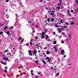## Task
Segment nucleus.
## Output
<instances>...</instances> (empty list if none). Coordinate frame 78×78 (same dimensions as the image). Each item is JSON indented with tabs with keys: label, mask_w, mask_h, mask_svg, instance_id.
<instances>
[{
	"label": "nucleus",
	"mask_w": 78,
	"mask_h": 78,
	"mask_svg": "<svg viewBox=\"0 0 78 78\" xmlns=\"http://www.w3.org/2000/svg\"><path fill=\"white\" fill-rule=\"evenodd\" d=\"M46 37L45 38V39H48V36L47 35L46 36Z\"/></svg>",
	"instance_id": "ddd939ff"
},
{
	"label": "nucleus",
	"mask_w": 78,
	"mask_h": 78,
	"mask_svg": "<svg viewBox=\"0 0 78 78\" xmlns=\"http://www.w3.org/2000/svg\"><path fill=\"white\" fill-rule=\"evenodd\" d=\"M26 68L28 70H29V69L28 68H27V67H26Z\"/></svg>",
	"instance_id": "864d4df0"
},
{
	"label": "nucleus",
	"mask_w": 78,
	"mask_h": 78,
	"mask_svg": "<svg viewBox=\"0 0 78 78\" xmlns=\"http://www.w3.org/2000/svg\"><path fill=\"white\" fill-rule=\"evenodd\" d=\"M61 5V2H59L58 4V6H60L61 8H62V5Z\"/></svg>",
	"instance_id": "423d86ee"
},
{
	"label": "nucleus",
	"mask_w": 78,
	"mask_h": 78,
	"mask_svg": "<svg viewBox=\"0 0 78 78\" xmlns=\"http://www.w3.org/2000/svg\"><path fill=\"white\" fill-rule=\"evenodd\" d=\"M58 33H61V30L59 31H58Z\"/></svg>",
	"instance_id": "680f3d73"
},
{
	"label": "nucleus",
	"mask_w": 78,
	"mask_h": 78,
	"mask_svg": "<svg viewBox=\"0 0 78 78\" xmlns=\"http://www.w3.org/2000/svg\"><path fill=\"white\" fill-rule=\"evenodd\" d=\"M42 1H43V0H41V1H40V2H42Z\"/></svg>",
	"instance_id": "5fc2aeb1"
},
{
	"label": "nucleus",
	"mask_w": 78,
	"mask_h": 78,
	"mask_svg": "<svg viewBox=\"0 0 78 78\" xmlns=\"http://www.w3.org/2000/svg\"><path fill=\"white\" fill-rule=\"evenodd\" d=\"M74 22L73 21H71L70 23L71 25H74Z\"/></svg>",
	"instance_id": "6e6552de"
},
{
	"label": "nucleus",
	"mask_w": 78,
	"mask_h": 78,
	"mask_svg": "<svg viewBox=\"0 0 78 78\" xmlns=\"http://www.w3.org/2000/svg\"><path fill=\"white\" fill-rule=\"evenodd\" d=\"M50 53V52L48 51H46V54H47L48 55H49Z\"/></svg>",
	"instance_id": "9d476101"
},
{
	"label": "nucleus",
	"mask_w": 78,
	"mask_h": 78,
	"mask_svg": "<svg viewBox=\"0 0 78 78\" xmlns=\"http://www.w3.org/2000/svg\"><path fill=\"white\" fill-rule=\"evenodd\" d=\"M61 55H65V52L64 51V50H62L61 51Z\"/></svg>",
	"instance_id": "f257e3e1"
},
{
	"label": "nucleus",
	"mask_w": 78,
	"mask_h": 78,
	"mask_svg": "<svg viewBox=\"0 0 78 78\" xmlns=\"http://www.w3.org/2000/svg\"><path fill=\"white\" fill-rule=\"evenodd\" d=\"M30 24H31V25H32V26H33L34 25V22H32L31 23H30Z\"/></svg>",
	"instance_id": "1a4fd4ad"
},
{
	"label": "nucleus",
	"mask_w": 78,
	"mask_h": 78,
	"mask_svg": "<svg viewBox=\"0 0 78 78\" xmlns=\"http://www.w3.org/2000/svg\"><path fill=\"white\" fill-rule=\"evenodd\" d=\"M53 43H54V44H56V41H54Z\"/></svg>",
	"instance_id": "f3484780"
},
{
	"label": "nucleus",
	"mask_w": 78,
	"mask_h": 78,
	"mask_svg": "<svg viewBox=\"0 0 78 78\" xmlns=\"http://www.w3.org/2000/svg\"><path fill=\"white\" fill-rule=\"evenodd\" d=\"M4 60H8V58H5V56H4L3 57V59Z\"/></svg>",
	"instance_id": "20e7f679"
},
{
	"label": "nucleus",
	"mask_w": 78,
	"mask_h": 78,
	"mask_svg": "<svg viewBox=\"0 0 78 78\" xmlns=\"http://www.w3.org/2000/svg\"><path fill=\"white\" fill-rule=\"evenodd\" d=\"M7 34H8V35H9V32L7 31L6 33Z\"/></svg>",
	"instance_id": "cd10ccee"
},
{
	"label": "nucleus",
	"mask_w": 78,
	"mask_h": 78,
	"mask_svg": "<svg viewBox=\"0 0 78 78\" xmlns=\"http://www.w3.org/2000/svg\"><path fill=\"white\" fill-rule=\"evenodd\" d=\"M7 29V26H6L4 28V30H6Z\"/></svg>",
	"instance_id": "4be33fe9"
},
{
	"label": "nucleus",
	"mask_w": 78,
	"mask_h": 78,
	"mask_svg": "<svg viewBox=\"0 0 78 78\" xmlns=\"http://www.w3.org/2000/svg\"><path fill=\"white\" fill-rule=\"evenodd\" d=\"M61 43H62V44H64V41H61Z\"/></svg>",
	"instance_id": "49530a36"
},
{
	"label": "nucleus",
	"mask_w": 78,
	"mask_h": 78,
	"mask_svg": "<svg viewBox=\"0 0 78 78\" xmlns=\"http://www.w3.org/2000/svg\"><path fill=\"white\" fill-rule=\"evenodd\" d=\"M1 62H2V64H4V65H5V64H6V62H2V61H1Z\"/></svg>",
	"instance_id": "9b49d317"
},
{
	"label": "nucleus",
	"mask_w": 78,
	"mask_h": 78,
	"mask_svg": "<svg viewBox=\"0 0 78 78\" xmlns=\"http://www.w3.org/2000/svg\"><path fill=\"white\" fill-rule=\"evenodd\" d=\"M24 40V39H23V40L21 41V42H23V41Z\"/></svg>",
	"instance_id": "e433bc0d"
},
{
	"label": "nucleus",
	"mask_w": 78,
	"mask_h": 78,
	"mask_svg": "<svg viewBox=\"0 0 78 78\" xmlns=\"http://www.w3.org/2000/svg\"><path fill=\"white\" fill-rule=\"evenodd\" d=\"M42 39H44V38H45V36H43L41 37Z\"/></svg>",
	"instance_id": "bb28decb"
},
{
	"label": "nucleus",
	"mask_w": 78,
	"mask_h": 78,
	"mask_svg": "<svg viewBox=\"0 0 78 78\" xmlns=\"http://www.w3.org/2000/svg\"><path fill=\"white\" fill-rule=\"evenodd\" d=\"M60 22L61 23H64V22L63 21H62V20H60Z\"/></svg>",
	"instance_id": "aec40b11"
},
{
	"label": "nucleus",
	"mask_w": 78,
	"mask_h": 78,
	"mask_svg": "<svg viewBox=\"0 0 78 78\" xmlns=\"http://www.w3.org/2000/svg\"><path fill=\"white\" fill-rule=\"evenodd\" d=\"M28 23H32L31 21H28Z\"/></svg>",
	"instance_id": "473e14b6"
},
{
	"label": "nucleus",
	"mask_w": 78,
	"mask_h": 78,
	"mask_svg": "<svg viewBox=\"0 0 78 78\" xmlns=\"http://www.w3.org/2000/svg\"><path fill=\"white\" fill-rule=\"evenodd\" d=\"M47 20L48 21V22H50V19L48 18Z\"/></svg>",
	"instance_id": "5701e85b"
},
{
	"label": "nucleus",
	"mask_w": 78,
	"mask_h": 78,
	"mask_svg": "<svg viewBox=\"0 0 78 78\" xmlns=\"http://www.w3.org/2000/svg\"><path fill=\"white\" fill-rule=\"evenodd\" d=\"M50 15H51V16H53V13H50Z\"/></svg>",
	"instance_id": "2f4dec72"
},
{
	"label": "nucleus",
	"mask_w": 78,
	"mask_h": 78,
	"mask_svg": "<svg viewBox=\"0 0 78 78\" xmlns=\"http://www.w3.org/2000/svg\"><path fill=\"white\" fill-rule=\"evenodd\" d=\"M57 8L58 9H60V7H57Z\"/></svg>",
	"instance_id": "c756f323"
},
{
	"label": "nucleus",
	"mask_w": 78,
	"mask_h": 78,
	"mask_svg": "<svg viewBox=\"0 0 78 78\" xmlns=\"http://www.w3.org/2000/svg\"><path fill=\"white\" fill-rule=\"evenodd\" d=\"M33 33H34V32H35V30H33Z\"/></svg>",
	"instance_id": "69168bd1"
},
{
	"label": "nucleus",
	"mask_w": 78,
	"mask_h": 78,
	"mask_svg": "<svg viewBox=\"0 0 78 78\" xmlns=\"http://www.w3.org/2000/svg\"><path fill=\"white\" fill-rule=\"evenodd\" d=\"M8 51V50H5V51H4V52H5V51L6 52H7V51Z\"/></svg>",
	"instance_id": "13d9d810"
},
{
	"label": "nucleus",
	"mask_w": 78,
	"mask_h": 78,
	"mask_svg": "<svg viewBox=\"0 0 78 78\" xmlns=\"http://www.w3.org/2000/svg\"><path fill=\"white\" fill-rule=\"evenodd\" d=\"M15 16H16V19H17V18H18V17H19V16H17V14H15Z\"/></svg>",
	"instance_id": "dca6fc26"
},
{
	"label": "nucleus",
	"mask_w": 78,
	"mask_h": 78,
	"mask_svg": "<svg viewBox=\"0 0 78 78\" xmlns=\"http://www.w3.org/2000/svg\"><path fill=\"white\" fill-rule=\"evenodd\" d=\"M42 34H43L44 35V34H45V33H44V32H42Z\"/></svg>",
	"instance_id": "72a5a7b5"
},
{
	"label": "nucleus",
	"mask_w": 78,
	"mask_h": 78,
	"mask_svg": "<svg viewBox=\"0 0 78 78\" xmlns=\"http://www.w3.org/2000/svg\"><path fill=\"white\" fill-rule=\"evenodd\" d=\"M37 53V50H35L33 52V54H36Z\"/></svg>",
	"instance_id": "39448f33"
},
{
	"label": "nucleus",
	"mask_w": 78,
	"mask_h": 78,
	"mask_svg": "<svg viewBox=\"0 0 78 78\" xmlns=\"http://www.w3.org/2000/svg\"><path fill=\"white\" fill-rule=\"evenodd\" d=\"M23 55V54L21 53L20 55V57H21V55Z\"/></svg>",
	"instance_id": "a19ab883"
},
{
	"label": "nucleus",
	"mask_w": 78,
	"mask_h": 78,
	"mask_svg": "<svg viewBox=\"0 0 78 78\" xmlns=\"http://www.w3.org/2000/svg\"><path fill=\"white\" fill-rule=\"evenodd\" d=\"M45 59H46V60H49V57H47V58H45Z\"/></svg>",
	"instance_id": "2eb2a0df"
},
{
	"label": "nucleus",
	"mask_w": 78,
	"mask_h": 78,
	"mask_svg": "<svg viewBox=\"0 0 78 78\" xmlns=\"http://www.w3.org/2000/svg\"><path fill=\"white\" fill-rule=\"evenodd\" d=\"M67 28V26H62V29H64V28Z\"/></svg>",
	"instance_id": "4468645a"
},
{
	"label": "nucleus",
	"mask_w": 78,
	"mask_h": 78,
	"mask_svg": "<svg viewBox=\"0 0 78 78\" xmlns=\"http://www.w3.org/2000/svg\"><path fill=\"white\" fill-rule=\"evenodd\" d=\"M28 53H29V55L32 56L33 55L32 53H31V51H28Z\"/></svg>",
	"instance_id": "f03ea898"
},
{
	"label": "nucleus",
	"mask_w": 78,
	"mask_h": 78,
	"mask_svg": "<svg viewBox=\"0 0 78 78\" xmlns=\"http://www.w3.org/2000/svg\"><path fill=\"white\" fill-rule=\"evenodd\" d=\"M41 36H44V35H43V34H41Z\"/></svg>",
	"instance_id": "a18cd8bd"
},
{
	"label": "nucleus",
	"mask_w": 78,
	"mask_h": 78,
	"mask_svg": "<svg viewBox=\"0 0 78 78\" xmlns=\"http://www.w3.org/2000/svg\"><path fill=\"white\" fill-rule=\"evenodd\" d=\"M59 3H61L62 2V0H59Z\"/></svg>",
	"instance_id": "f704fd0d"
},
{
	"label": "nucleus",
	"mask_w": 78,
	"mask_h": 78,
	"mask_svg": "<svg viewBox=\"0 0 78 78\" xmlns=\"http://www.w3.org/2000/svg\"><path fill=\"white\" fill-rule=\"evenodd\" d=\"M55 32H54V35H55Z\"/></svg>",
	"instance_id": "603ef678"
},
{
	"label": "nucleus",
	"mask_w": 78,
	"mask_h": 78,
	"mask_svg": "<svg viewBox=\"0 0 78 78\" xmlns=\"http://www.w3.org/2000/svg\"><path fill=\"white\" fill-rule=\"evenodd\" d=\"M71 65V64L70 63H69L68 65V66H70Z\"/></svg>",
	"instance_id": "4d7b16f0"
},
{
	"label": "nucleus",
	"mask_w": 78,
	"mask_h": 78,
	"mask_svg": "<svg viewBox=\"0 0 78 78\" xmlns=\"http://www.w3.org/2000/svg\"><path fill=\"white\" fill-rule=\"evenodd\" d=\"M32 41H33V40H32L31 41H30V45H32V43H31V42H32Z\"/></svg>",
	"instance_id": "7c9ffc66"
},
{
	"label": "nucleus",
	"mask_w": 78,
	"mask_h": 78,
	"mask_svg": "<svg viewBox=\"0 0 78 78\" xmlns=\"http://www.w3.org/2000/svg\"><path fill=\"white\" fill-rule=\"evenodd\" d=\"M76 3H77V4H76V5H78V1H76Z\"/></svg>",
	"instance_id": "4c0bfd02"
},
{
	"label": "nucleus",
	"mask_w": 78,
	"mask_h": 78,
	"mask_svg": "<svg viewBox=\"0 0 78 78\" xmlns=\"http://www.w3.org/2000/svg\"><path fill=\"white\" fill-rule=\"evenodd\" d=\"M16 7V5H14L13 6V7Z\"/></svg>",
	"instance_id": "774afa93"
},
{
	"label": "nucleus",
	"mask_w": 78,
	"mask_h": 78,
	"mask_svg": "<svg viewBox=\"0 0 78 78\" xmlns=\"http://www.w3.org/2000/svg\"><path fill=\"white\" fill-rule=\"evenodd\" d=\"M16 23H15L14 24V26H15V27H16Z\"/></svg>",
	"instance_id": "8fccbe9b"
},
{
	"label": "nucleus",
	"mask_w": 78,
	"mask_h": 78,
	"mask_svg": "<svg viewBox=\"0 0 78 78\" xmlns=\"http://www.w3.org/2000/svg\"><path fill=\"white\" fill-rule=\"evenodd\" d=\"M38 73V75H41V73Z\"/></svg>",
	"instance_id": "bf43d9fd"
},
{
	"label": "nucleus",
	"mask_w": 78,
	"mask_h": 78,
	"mask_svg": "<svg viewBox=\"0 0 78 78\" xmlns=\"http://www.w3.org/2000/svg\"><path fill=\"white\" fill-rule=\"evenodd\" d=\"M57 75L58 76V75H59V73H57Z\"/></svg>",
	"instance_id": "338daca9"
},
{
	"label": "nucleus",
	"mask_w": 78,
	"mask_h": 78,
	"mask_svg": "<svg viewBox=\"0 0 78 78\" xmlns=\"http://www.w3.org/2000/svg\"><path fill=\"white\" fill-rule=\"evenodd\" d=\"M9 2V1L7 0L6 1V2Z\"/></svg>",
	"instance_id": "3c124183"
},
{
	"label": "nucleus",
	"mask_w": 78,
	"mask_h": 78,
	"mask_svg": "<svg viewBox=\"0 0 78 78\" xmlns=\"http://www.w3.org/2000/svg\"><path fill=\"white\" fill-rule=\"evenodd\" d=\"M7 55H11V53L9 52L7 53Z\"/></svg>",
	"instance_id": "a878e982"
},
{
	"label": "nucleus",
	"mask_w": 78,
	"mask_h": 78,
	"mask_svg": "<svg viewBox=\"0 0 78 78\" xmlns=\"http://www.w3.org/2000/svg\"><path fill=\"white\" fill-rule=\"evenodd\" d=\"M66 24H67V25H69V23L68 22H66Z\"/></svg>",
	"instance_id": "58836bf2"
},
{
	"label": "nucleus",
	"mask_w": 78,
	"mask_h": 78,
	"mask_svg": "<svg viewBox=\"0 0 78 78\" xmlns=\"http://www.w3.org/2000/svg\"><path fill=\"white\" fill-rule=\"evenodd\" d=\"M47 62H50V60H48L47 61Z\"/></svg>",
	"instance_id": "de8ad7c7"
},
{
	"label": "nucleus",
	"mask_w": 78,
	"mask_h": 78,
	"mask_svg": "<svg viewBox=\"0 0 78 78\" xmlns=\"http://www.w3.org/2000/svg\"><path fill=\"white\" fill-rule=\"evenodd\" d=\"M3 33V32L1 31V32L0 33V34H2Z\"/></svg>",
	"instance_id": "ea45409f"
},
{
	"label": "nucleus",
	"mask_w": 78,
	"mask_h": 78,
	"mask_svg": "<svg viewBox=\"0 0 78 78\" xmlns=\"http://www.w3.org/2000/svg\"><path fill=\"white\" fill-rule=\"evenodd\" d=\"M21 39H22V37H20V38L18 39V41H20V40H21Z\"/></svg>",
	"instance_id": "412c9836"
},
{
	"label": "nucleus",
	"mask_w": 78,
	"mask_h": 78,
	"mask_svg": "<svg viewBox=\"0 0 78 78\" xmlns=\"http://www.w3.org/2000/svg\"><path fill=\"white\" fill-rule=\"evenodd\" d=\"M53 48H55V51L56 52H57V51H58V49H57V48H56V46H54Z\"/></svg>",
	"instance_id": "7ed1b4c3"
},
{
	"label": "nucleus",
	"mask_w": 78,
	"mask_h": 78,
	"mask_svg": "<svg viewBox=\"0 0 78 78\" xmlns=\"http://www.w3.org/2000/svg\"><path fill=\"white\" fill-rule=\"evenodd\" d=\"M67 12H68V14H70V10H68Z\"/></svg>",
	"instance_id": "c85d7f7f"
},
{
	"label": "nucleus",
	"mask_w": 78,
	"mask_h": 78,
	"mask_svg": "<svg viewBox=\"0 0 78 78\" xmlns=\"http://www.w3.org/2000/svg\"><path fill=\"white\" fill-rule=\"evenodd\" d=\"M33 72V70H31V73H32Z\"/></svg>",
	"instance_id": "6e6d98bb"
},
{
	"label": "nucleus",
	"mask_w": 78,
	"mask_h": 78,
	"mask_svg": "<svg viewBox=\"0 0 78 78\" xmlns=\"http://www.w3.org/2000/svg\"><path fill=\"white\" fill-rule=\"evenodd\" d=\"M6 70H7L8 69V68H7V66H5V67Z\"/></svg>",
	"instance_id": "c03bdc74"
},
{
	"label": "nucleus",
	"mask_w": 78,
	"mask_h": 78,
	"mask_svg": "<svg viewBox=\"0 0 78 78\" xmlns=\"http://www.w3.org/2000/svg\"><path fill=\"white\" fill-rule=\"evenodd\" d=\"M55 27H56V28H58V27H59V26H58V25H57V24L56 23L55 24Z\"/></svg>",
	"instance_id": "f8f14e48"
},
{
	"label": "nucleus",
	"mask_w": 78,
	"mask_h": 78,
	"mask_svg": "<svg viewBox=\"0 0 78 78\" xmlns=\"http://www.w3.org/2000/svg\"><path fill=\"white\" fill-rule=\"evenodd\" d=\"M64 58H65V57H66V55H65L64 56Z\"/></svg>",
	"instance_id": "052dcab7"
},
{
	"label": "nucleus",
	"mask_w": 78,
	"mask_h": 78,
	"mask_svg": "<svg viewBox=\"0 0 78 78\" xmlns=\"http://www.w3.org/2000/svg\"><path fill=\"white\" fill-rule=\"evenodd\" d=\"M70 37H71V36H70V35H69L68 36V37H69V38H70Z\"/></svg>",
	"instance_id": "09e8293b"
},
{
	"label": "nucleus",
	"mask_w": 78,
	"mask_h": 78,
	"mask_svg": "<svg viewBox=\"0 0 78 78\" xmlns=\"http://www.w3.org/2000/svg\"><path fill=\"white\" fill-rule=\"evenodd\" d=\"M71 18H72V20H75V19H73V17H72Z\"/></svg>",
	"instance_id": "79ce46f5"
},
{
	"label": "nucleus",
	"mask_w": 78,
	"mask_h": 78,
	"mask_svg": "<svg viewBox=\"0 0 78 78\" xmlns=\"http://www.w3.org/2000/svg\"><path fill=\"white\" fill-rule=\"evenodd\" d=\"M51 22L54 21V18H52V19H51Z\"/></svg>",
	"instance_id": "6ab92c4d"
},
{
	"label": "nucleus",
	"mask_w": 78,
	"mask_h": 78,
	"mask_svg": "<svg viewBox=\"0 0 78 78\" xmlns=\"http://www.w3.org/2000/svg\"><path fill=\"white\" fill-rule=\"evenodd\" d=\"M43 62L44 63V64H46V62H45L44 60L43 61Z\"/></svg>",
	"instance_id": "a211bd4d"
},
{
	"label": "nucleus",
	"mask_w": 78,
	"mask_h": 78,
	"mask_svg": "<svg viewBox=\"0 0 78 78\" xmlns=\"http://www.w3.org/2000/svg\"><path fill=\"white\" fill-rule=\"evenodd\" d=\"M38 61H36L35 62V63H36V64H37L38 62Z\"/></svg>",
	"instance_id": "c9c22d12"
},
{
	"label": "nucleus",
	"mask_w": 78,
	"mask_h": 78,
	"mask_svg": "<svg viewBox=\"0 0 78 78\" xmlns=\"http://www.w3.org/2000/svg\"><path fill=\"white\" fill-rule=\"evenodd\" d=\"M35 39H37V37H35Z\"/></svg>",
	"instance_id": "e2e57ef3"
},
{
	"label": "nucleus",
	"mask_w": 78,
	"mask_h": 78,
	"mask_svg": "<svg viewBox=\"0 0 78 78\" xmlns=\"http://www.w3.org/2000/svg\"><path fill=\"white\" fill-rule=\"evenodd\" d=\"M62 34L63 35V36H65V33L64 32H62Z\"/></svg>",
	"instance_id": "393cba45"
},
{
	"label": "nucleus",
	"mask_w": 78,
	"mask_h": 78,
	"mask_svg": "<svg viewBox=\"0 0 78 78\" xmlns=\"http://www.w3.org/2000/svg\"><path fill=\"white\" fill-rule=\"evenodd\" d=\"M71 12H72V13H73V14L75 13V12H74L73 13V10H72L71 11Z\"/></svg>",
	"instance_id": "b1692460"
},
{
	"label": "nucleus",
	"mask_w": 78,
	"mask_h": 78,
	"mask_svg": "<svg viewBox=\"0 0 78 78\" xmlns=\"http://www.w3.org/2000/svg\"><path fill=\"white\" fill-rule=\"evenodd\" d=\"M51 69H53V67H51Z\"/></svg>",
	"instance_id": "0e129e2a"
},
{
	"label": "nucleus",
	"mask_w": 78,
	"mask_h": 78,
	"mask_svg": "<svg viewBox=\"0 0 78 78\" xmlns=\"http://www.w3.org/2000/svg\"><path fill=\"white\" fill-rule=\"evenodd\" d=\"M4 71H5V72H8V71H7V70H4Z\"/></svg>",
	"instance_id": "37998d69"
},
{
	"label": "nucleus",
	"mask_w": 78,
	"mask_h": 78,
	"mask_svg": "<svg viewBox=\"0 0 78 78\" xmlns=\"http://www.w3.org/2000/svg\"><path fill=\"white\" fill-rule=\"evenodd\" d=\"M14 28V27L13 26H11L10 28H9V30H12Z\"/></svg>",
	"instance_id": "0eeeda50"
}]
</instances>
